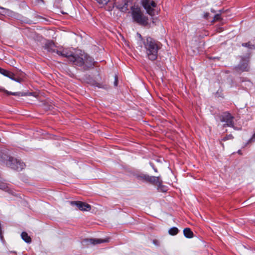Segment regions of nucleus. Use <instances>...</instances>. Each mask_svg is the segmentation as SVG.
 Wrapping results in <instances>:
<instances>
[{
    "label": "nucleus",
    "instance_id": "a878e982",
    "mask_svg": "<svg viewBox=\"0 0 255 255\" xmlns=\"http://www.w3.org/2000/svg\"><path fill=\"white\" fill-rule=\"evenodd\" d=\"M242 45L245 47H248L249 46V44L248 43H243Z\"/></svg>",
    "mask_w": 255,
    "mask_h": 255
},
{
    "label": "nucleus",
    "instance_id": "423d86ee",
    "mask_svg": "<svg viewBox=\"0 0 255 255\" xmlns=\"http://www.w3.org/2000/svg\"><path fill=\"white\" fill-rule=\"evenodd\" d=\"M220 120L221 122H225L224 126L234 127V117L228 112L223 113L220 116Z\"/></svg>",
    "mask_w": 255,
    "mask_h": 255
},
{
    "label": "nucleus",
    "instance_id": "f03ea898",
    "mask_svg": "<svg viewBox=\"0 0 255 255\" xmlns=\"http://www.w3.org/2000/svg\"><path fill=\"white\" fill-rule=\"evenodd\" d=\"M57 52L62 57H66L75 65L82 66L85 64L87 67H91L94 65V59L81 50H77L74 53L66 49H63L62 52Z\"/></svg>",
    "mask_w": 255,
    "mask_h": 255
},
{
    "label": "nucleus",
    "instance_id": "f3484780",
    "mask_svg": "<svg viewBox=\"0 0 255 255\" xmlns=\"http://www.w3.org/2000/svg\"><path fill=\"white\" fill-rule=\"evenodd\" d=\"M0 189L3 190H5L6 191H10V189H9V188L6 184L5 183L0 182Z\"/></svg>",
    "mask_w": 255,
    "mask_h": 255
},
{
    "label": "nucleus",
    "instance_id": "412c9836",
    "mask_svg": "<svg viewBox=\"0 0 255 255\" xmlns=\"http://www.w3.org/2000/svg\"><path fill=\"white\" fill-rule=\"evenodd\" d=\"M98 3L103 4L107 3L109 0H96Z\"/></svg>",
    "mask_w": 255,
    "mask_h": 255
},
{
    "label": "nucleus",
    "instance_id": "7ed1b4c3",
    "mask_svg": "<svg viewBox=\"0 0 255 255\" xmlns=\"http://www.w3.org/2000/svg\"><path fill=\"white\" fill-rule=\"evenodd\" d=\"M0 161L5 163L6 165L11 168L18 171L21 170L25 166V164L23 162L9 156L7 154L0 150Z\"/></svg>",
    "mask_w": 255,
    "mask_h": 255
},
{
    "label": "nucleus",
    "instance_id": "aec40b11",
    "mask_svg": "<svg viewBox=\"0 0 255 255\" xmlns=\"http://www.w3.org/2000/svg\"><path fill=\"white\" fill-rule=\"evenodd\" d=\"M233 138V136L232 134H229L225 136L222 139L223 141H226L229 139H232Z\"/></svg>",
    "mask_w": 255,
    "mask_h": 255
},
{
    "label": "nucleus",
    "instance_id": "6ab92c4d",
    "mask_svg": "<svg viewBox=\"0 0 255 255\" xmlns=\"http://www.w3.org/2000/svg\"><path fill=\"white\" fill-rule=\"evenodd\" d=\"M238 69L240 71H248L249 70V67L248 64L244 65L242 66H239L238 67Z\"/></svg>",
    "mask_w": 255,
    "mask_h": 255
},
{
    "label": "nucleus",
    "instance_id": "dca6fc26",
    "mask_svg": "<svg viewBox=\"0 0 255 255\" xmlns=\"http://www.w3.org/2000/svg\"><path fill=\"white\" fill-rule=\"evenodd\" d=\"M168 232L171 235H176L178 233V229L176 227H173L169 229Z\"/></svg>",
    "mask_w": 255,
    "mask_h": 255
},
{
    "label": "nucleus",
    "instance_id": "39448f33",
    "mask_svg": "<svg viewBox=\"0 0 255 255\" xmlns=\"http://www.w3.org/2000/svg\"><path fill=\"white\" fill-rule=\"evenodd\" d=\"M142 4L147 13L150 15L155 14L154 8L156 6V3L152 0H143Z\"/></svg>",
    "mask_w": 255,
    "mask_h": 255
},
{
    "label": "nucleus",
    "instance_id": "c85d7f7f",
    "mask_svg": "<svg viewBox=\"0 0 255 255\" xmlns=\"http://www.w3.org/2000/svg\"><path fill=\"white\" fill-rule=\"evenodd\" d=\"M212 11L213 12H215V11L214 10H212Z\"/></svg>",
    "mask_w": 255,
    "mask_h": 255
},
{
    "label": "nucleus",
    "instance_id": "4be33fe9",
    "mask_svg": "<svg viewBox=\"0 0 255 255\" xmlns=\"http://www.w3.org/2000/svg\"><path fill=\"white\" fill-rule=\"evenodd\" d=\"M114 85L116 86H117V85H118V78H117V76H115V81L114 82Z\"/></svg>",
    "mask_w": 255,
    "mask_h": 255
},
{
    "label": "nucleus",
    "instance_id": "9b49d317",
    "mask_svg": "<svg viewBox=\"0 0 255 255\" xmlns=\"http://www.w3.org/2000/svg\"><path fill=\"white\" fill-rule=\"evenodd\" d=\"M87 244L96 245L108 242L107 239L103 240L99 239H88L85 240Z\"/></svg>",
    "mask_w": 255,
    "mask_h": 255
},
{
    "label": "nucleus",
    "instance_id": "cd10ccee",
    "mask_svg": "<svg viewBox=\"0 0 255 255\" xmlns=\"http://www.w3.org/2000/svg\"><path fill=\"white\" fill-rule=\"evenodd\" d=\"M238 153H239V154H241V150H239L238 151Z\"/></svg>",
    "mask_w": 255,
    "mask_h": 255
},
{
    "label": "nucleus",
    "instance_id": "1a4fd4ad",
    "mask_svg": "<svg viewBox=\"0 0 255 255\" xmlns=\"http://www.w3.org/2000/svg\"><path fill=\"white\" fill-rule=\"evenodd\" d=\"M55 47H56V46H55V44L54 43V42H53L51 41H47L45 43V45H44V48L45 49H46L48 52H51V53L56 52L58 55V54L57 53V51L61 52V51L56 50L55 49ZM62 51H61V52ZM60 56H62L61 55H60Z\"/></svg>",
    "mask_w": 255,
    "mask_h": 255
},
{
    "label": "nucleus",
    "instance_id": "a211bd4d",
    "mask_svg": "<svg viewBox=\"0 0 255 255\" xmlns=\"http://www.w3.org/2000/svg\"><path fill=\"white\" fill-rule=\"evenodd\" d=\"M219 12H220L219 13L216 14L214 16L213 20H212V22L219 21L221 19V10H220Z\"/></svg>",
    "mask_w": 255,
    "mask_h": 255
},
{
    "label": "nucleus",
    "instance_id": "0eeeda50",
    "mask_svg": "<svg viewBox=\"0 0 255 255\" xmlns=\"http://www.w3.org/2000/svg\"><path fill=\"white\" fill-rule=\"evenodd\" d=\"M71 205H76L79 210L83 211H88L91 209V206L86 203L81 201H70Z\"/></svg>",
    "mask_w": 255,
    "mask_h": 255
},
{
    "label": "nucleus",
    "instance_id": "5701e85b",
    "mask_svg": "<svg viewBox=\"0 0 255 255\" xmlns=\"http://www.w3.org/2000/svg\"><path fill=\"white\" fill-rule=\"evenodd\" d=\"M209 14V13L208 12L205 13L204 14V17L205 18L207 19L208 18Z\"/></svg>",
    "mask_w": 255,
    "mask_h": 255
},
{
    "label": "nucleus",
    "instance_id": "bb28decb",
    "mask_svg": "<svg viewBox=\"0 0 255 255\" xmlns=\"http://www.w3.org/2000/svg\"><path fill=\"white\" fill-rule=\"evenodd\" d=\"M153 169H154V171H155V172H157V169H156V168H153Z\"/></svg>",
    "mask_w": 255,
    "mask_h": 255
},
{
    "label": "nucleus",
    "instance_id": "6e6552de",
    "mask_svg": "<svg viewBox=\"0 0 255 255\" xmlns=\"http://www.w3.org/2000/svg\"><path fill=\"white\" fill-rule=\"evenodd\" d=\"M143 179L148 181L150 183H151L153 184L160 186L162 184V180L160 179V177L159 176L155 177V176H150L148 175H144L142 177Z\"/></svg>",
    "mask_w": 255,
    "mask_h": 255
},
{
    "label": "nucleus",
    "instance_id": "393cba45",
    "mask_svg": "<svg viewBox=\"0 0 255 255\" xmlns=\"http://www.w3.org/2000/svg\"><path fill=\"white\" fill-rule=\"evenodd\" d=\"M255 133L253 135V137L250 139V141H255Z\"/></svg>",
    "mask_w": 255,
    "mask_h": 255
},
{
    "label": "nucleus",
    "instance_id": "2eb2a0df",
    "mask_svg": "<svg viewBox=\"0 0 255 255\" xmlns=\"http://www.w3.org/2000/svg\"><path fill=\"white\" fill-rule=\"evenodd\" d=\"M0 91L4 92L7 95H14V96H19L23 95L22 94H21L19 92L12 93V92H8V91H7V90H5L4 88H3L2 87H0Z\"/></svg>",
    "mask_w": 255,
    "mask_h": 255
},
{
    "label": "nucleus",
    "instance_id": "f8f14e48",
    "mask_svg": "<svg viewBox=\"0 0 255 255\" xmlns=\"http://www.w3.org/2000/svg\"><path fill=\"white\" fill-rule=\"evenodd\" d=\"M128 0H124L121 3L118 2L117 3V7L120 10L126 11L128 10Z\"/></svg>",
    "mask_w": 255,
    "mask_h": 255
},
{
    "label": "nucleus",
    "instance_id": "9d476101",
    "mask_svg": "<svg viewBox=\"0 0 255 255\" xmlns=\"http://www.w3.org/2000/svg\"><path fill=\"white\" fill-rule=\"evenodd\" d=\"M0 73L16 82H20L19 80L14 78V74L10 71L2 69V70H0Z\"/></svg>",
    "mask_w": 255,
    "mask_h": 255
},
{
    "label": "nucleus",
    "instance_id": "b1692460",
    "mask_svg": "<svg viewBox=\"0 0 255 255\" xmlns=\"http://www.w3.org/2000/svg\"><path fill=\"white\" fill-rule=\"evenodd\" d=\"M153 243L156 246H158L159 245V242L157 240H153Z\"/></svg>",
    "mask_w": 255,
    "mask_h": 255
},
{
    "label": "nucleus",
    "instance_id": "f257e3e1",
    "mask_svg": "<svg viewBox=\"0 0 255 255\" xmlns=\"http://www.w3.org/2000/svg\"><path fill=\"white\" fill-rule=\"evenodd\" d=\"M137 35L140 38L138 44L146 54V57L151 61L155 60L158 56V52L161 48V44L150 37L142 38L139 33Z\"/></svg>",
    "mask_w": 255,
    "mask_h": 255
},
{
    "label": "nucleus",
    "instance_id": "4468645a",
    "mask_svg": "<svg viewBox=\"0 0 255 255\" xmlns=\"http://www.w3.org/2000/svg\"><path fill=\"white\" fill-rule=\"evenodd\" d=\"M184 236L187 238H191L193 237V233L189 228H185L183 230Z\"/></svg>",
    "mask_w": 255,
    "mask_h": 255
},
{
    "label": "nucleus",
    "instance_id": "ddd939ff",
    "mask_svg": "<svg viewBox=\"0 0 255 255\" xmlns=\"http://www.w3.org/2000/svg\"><path fill=\"white\" fill-rule=\"evenodd\" d=\"M21 238L27 243H30L31 242V239L30 236L28 235L27 233L23 232L21 234Z\"/></svg>",
    "mask_w": 255,
    "mask_h": 255
},
{
    "label": "nucleus",
    "instance_id": "20e7f679",
    "mask_svg": "<svg viewBox=\"0 0 255 255\" xmlns=\"http://www.w3.org/2000/svg\"><path fill=\"white\" fill-rule=\"evenodd\" d=\"M132 16L134 21L137 23L146 26L148 24V18L144 16L139 8H134L132 10Z\"/></svg>",
    "mask_w": 255,
    "mask_h": 255
}]
</instances>
